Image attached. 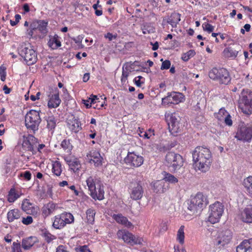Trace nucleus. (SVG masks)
I'll list each match as a JSON object with an SVG mask.
<instances>
[{"label":"nucleus","mask_w":252,"mask_h":252,"mask_svg":"<svg viewBox=\"0 0 252 252\" xmlns=\"http://www.w3.org/2000/svg\"><path fill=\"white\" fill-rule=\"evenodd\" d=\"M194 169L205 173L209 171L213 161L210 150L206 147L199 146L192 153Z\"/></svg>","instance_id":"obj_1"},{"label":"nucleus","mask_w":252,"mask_h":252,"mask_svg":"<svg viewBox=\"0 0 252 252\" xmlns=\"http://www.w3.org/2000/svg\"><path fill=\"white\" fill-rule=\"evenodd\" d=\"M187 202L188 210L191 214L196 216L200 214L209 204L207 196L201 192L191 195Z\"/></svg>","instance_id":"obj_2"},{"label":"nucleus","mask_w":252,"mask_h":252,"mask_svg":"<svg viewBox=\"0 0 252 252\" xmlns=\"http://www.w3.org/2000/svg\"><path fill=\"white\" fill-rule=\"evenodd\" d=\"M209 77L220 85H227L231 77L229 70L223 67H214L208 72Z\"/></svg>","instance_id":"obj_3"},{"label":"nucleus","mask_w":252,"mask_h":252,"mask_svg":"<svg viewBox=\"0 0 252 252\" xmlns=\"http://www.w3.org/2000/svg\"><path fill=\"white\" fill-rule=\"evenodd\" d=\"M86 183L93 199L98 200L104 199V186L99 180L90 177L87 179Z\"/></svg>","instance_id":"obj_4"},{"label":"nucleus","mask_w":252,"mask_h":252,"mask_svg":"<svg viewBox=\"0 0 252 252\" xmlns=\"http://www.w3.org/2000/svg\"><path fill=\"white\" fill-rule=\"evenodd\" d=\"M19 55L22 57L28 65L35 63L37 60V53L30 43H22L18 47Z\"/></svg>","instance_id":"obj_5"},{"label":"nucleus","mask_w":252,"mask_h":252,"mask_svg":"<svg viewBox=\"0 0 252 252\" xmlns=\"http://www.w3.org/2000/svg\"><path fill=\"white\" fill-rule=\"evenodd\" d=\"M239 109L244 114H252V92L249 90H243L239 100Z\"/></svg>","instance_id":"obj_6"},{"label":"nucleus","mask_w":252,"mask_h":252,"mask_svg":"<svg viewBox=\"0 0 252 252\" xmlns=\"http://www.w3.org/2000/svg\"><path fill=\"white\" fill-rule=\"evenodd\" d=\"M41 120L38 111L31 110L25 116V125L29 129L32 130L34 132L38 129V126Z\"/></svg>","instance_id":"obj_7"},{"label":"nucleus","mask_w":252,"mask_h":252,"mask_svg":"<svg viewBox=\"0 0 252 252\" xmlns=\"http://www.w3.org/2000/svg\"><path fill=\"white\" fill-rule=\"evenodd\" d=\"M224 212L223 205L216 201L209 206L208 220L212 224L218 222Z\"/></svg>","instance_id":"obj_8"},{"label":"nucleus","mask_w":252,"mask_h":252,"mask_svg":"<svg viewBox=\"0 0 252 252\" xmlns=\"http://www.w3.org/2000/svg\"><path fill=\"white\" fill-rule=\"evenodd\" d=\"M168 125V128L170 133L173 135H176L181 132L183 127L182 123L180 122L179 117L175 113L168 114L165 115Z\"/></svg>","instance_id":"obj_9"},{"label":"nucleus","mask_w":252,"mask_h":252,"mask_svg":"<svg viewBox=\"0 0 252 252\" xmlns=\"http://www.w3.org/2000/svg\"><path fill=\"white\" fill-rule=\"evenodd\" d=\"M165 161L167 166L174 171L178 170L183 165V157L174 152H168L165 156Z\"/></svg>","instance_id":"obj_10"},{"label":"nucleus","mask_w":252,"mask_h":252,"mask_svg":"<svg viewBox=\"0 0 252 252\" xmlns=\"http://www.w3.org/2000/svg\"><path fill=\"white\" fill-rule=\"evenodd\" d=\"M119 239H122L123 241L130 245H142L143 239L142 237L135 236L132 233L126 230H119L117 233Z\"/></svg>","instance_id":"obj_11"},{"label":"nucleus","mask_w":252,"mask_h":252,"mask_svg":"<svg viewBox=\"0 0 252 252\" xmlns=\"http://www.w3.org/2000/svg\"><path fill=\"white\" fill-rule=\"evenodd\" d=\"M130 198L133 200H140L143 196L144 189L140 182H130L128 186Z\"/></svg>","instance_id":"obj_12"},{"label":"nucleus","mask_w":252,"mask_h":252,"mask_svg":"<svg viewBox=\"0 0 252 252\" xmlns=\"http://www.w3.org/2000/svg\"><path fill=\"white\" fill-rule=\"evenodd\" d=\"M124 161L131 167H138L143 164L144 158L142 156L137 155L134 152H128L126 157L124 159Z\"/></svg>","instance_id":"obj_13"},{"label":"nucleus","mask_w":252,"mask_h":252,"mask_svg":"<svg viewBox=\"0 0 252 252\" xmlns=\"http://www.w3.org/2000/svg\"><path fill=\"white\" fill-rule=\"evenodd\" d=\"M37 140L32 134H28L27 136H23L22 142L23 148L28 151H31L32 154L36 153Z\"/></svg>","instance_id":"obj_14"},{"label":"nucleus","mask_w":252,"mask_h":252,"mask_svg":"<svg viewBox=\"0 0 252 252\" xmlns=\"http://www.w3.org/2000/svg\"><path fill=\"white\" fill-rule=\"evenodd\" d=\"M232 236V232L230 230H222L219 233L216 239V245L220 247L228 245L231 241Z\"/></svg>","instance_id":"obj_15"},{"label":"nucleus","mask_w":252,"mask_h":252,"mask_svg":"<svg viewBox=\"0 0 252 252\" xmlns=\"http://www.w3.org/2000/svg\"><path fill=\"white\" fill-rule=\"evenodd\" d=\"M235 137L238 140L250 141L252 138V128L243 125L239 127Z\"/></svg>","instance_id":"obj_16"},{"label":"nucleus","mask_w":252,"mask_h":252,"mask_svg":"<svg viewBox=\"0 0 252 252\" xmlns=\"http://www.w3.org/2000/svg\"><path fill=\"white\" fill-rule=\"evenodd\" d=\"M87 157L90 163H94L95 166H98L102 164V157L98 151L93 149L87 155Z\"/></svg>","instance_id":"obj_17"},{"label":"nucleus","mask_w":252,"mask_h":252,"mask_svg":"<svg viewBox=\"0 0 252 252\" xmlns=\"http://www.w3.org/2000/svg\"><path fill=\"white\" fill-rule=\"evenodd\" d=\"M240 219L243 222L252 223V204L248 205L241 212Z\"/></svg>","instance_id":"obj_18"},{"label":"nucleus","mask_w":252,"mask_h":252,"mask_svg":"<svg viewBox=\"0 0 252 252\" xmlns=\"http://www.w3.org/2000/svg\"><path fill=\"white\" fill-rule=\"evenodd\" d=\"M48 22L45 20H35L32 23V29L38 30L43 34H46L48 32Z\"/></svg>","instance_id":"obj_19"},{"label":"nucleus","mask_w":252,"mask_h":252,"mask_svg":"<svg viewBox=\"0 0 252 252\" xmlns=\"http://www.w3.org/2000/svg\"><path fill=\"white\" fill-rule=\"evenodd\" d=\"M22 209L28 214L36 216L39 214V209L33 207L32 204L27 199L23 200L22 204Z\"/></svg>","instance_id":"obj_20"},{"label":"nucleus","mask_w":252,"mask_h":252,"mask_svg":"<svg viewBox=\"0 0 252 252\" xmlns=\"http://www.w3.org/2000/svg\"><path fill=\"white\" fill-rule=\"evenodd\" d=\"M181 15L177 12H172L170 15H168L163 19L166 20L167 23L170 25L173 28H176L177 25L181 21Z\"/></svg>","instance_id":"obj_21"},{"label":"nucleus","mask_w":252,"mask_h":252,"mask_svg":"<svg viewBox=\"0 0 252 252\" xmlns=\"http://www.w3.org/2000/svg\"><path fill=\"white\" fill-rule=\"evenodd\" d=\"M67 125L69 128L72 131L77 133L79 131V121L77 119H75L73 115H70L68 117L66 121Z\"/></svg>","instance_id":"obj_22"},{"label":"nucleus","mask_w":252,"mask_h":252,"mask_svg":"<svg viewBox=\"0 0 252 252\" xmlns=\"http://www.w3.org/2000/svg\"><path fill=\"white\" fill-rule=\"evenodd\" d=\"M112 218L118 223L124 225L128 227H130L132 225V223L129 221L128 219L121 214H114L112 216Z\"/></svg>","instance_id":"obj_23"},{"label":"nucleus","mask_w":252,"mask_h":252,"mask_svg":"<svg viewBox=\"0 0 252 252\" xmlns=\"http://www.w3.org/2000/svg\"><path fill=\"white\" fill-rule=\"evenodd\" d=\"M64 160L69 165L70 169L73 170L74 172L79 170V161L77 158L66 157L64 158Z\"/></svg>","instance_id":"obj_24"},{"label":"nucleus","mask_w":252,"mask_h":252,"mask_svg":"<svg viewBox=\"0 0 252 252\" xmlns=\"http://www.w3.org/2000/svg\"><path fill=\"white\" fill-rule=\"evenodd\" d=\"M61 101L58 93L52 94L48 101V106L49 108H56L59 106Z\"/></svg>","instance_id":"obj_25"},{"label":"nucleus","mask_w":252,"mask_h":252,"mask_svg":"<svg viewBox=\"0 0 252 252\" xmlns=\"http://www.w3.org/2000/svg\"><path fill=\"white\" fill-rule=\"evenodd\" d=\"M171 96H172L173 104H178L184 102L186 99L185 96L183 94L177 92H171Z\"/></svg>","instance_id":"obj_26"},{"label":"nucleus","mask_w":252,"mask_h":252,"mask_svg":"<svg viewBox=\"0 0 252 252\" xmlns=\"http://www.w3.org/2000/svg\"><path fill=\"white\" fill-rule=\"evenodd\" d=\"M36 238L34 237H29L23 239L22 241V247L26 250L30 249L35 243Z\"/></svg>","instance_id":"obj_27"},{"label":"nucleus","mask_w":252,"mask_h":252,"mask_svg":"<svg viewBox=\"0 0 252 252\" xmlns=\"http://www.w3.org/2000/svg\"><path fill=\"white\" fill-rule=\"evenodd\" d=\"M59 38L60 37L57 34H55L54 36L51 37L48 41V46L52 49H56L61 46V42Z\"/></svg>","instance_id":"obj_28"},{"label":"nucleus","mask_w":252,"mask_h":252,"mask_svg":"<svg viewBox=\"0 0 252 252\" xmlns=\"http://www.w3.org/2000/svg\"><path fill=\"white\" fill-rule=\"evenodd\" d=\"M242 185L247 192L252 195V176H250L245 178Z\"/></svg>","instance_id":"obj_29"},{"label":"nucleus","mask_w":252,"mask_h":252,"mask_svg":"<svg viewBox=\"0 0 252 252\" xmlns=\"http://www.w3.org/2000/svg\"><path fill=\"white\" fill-rule=\"evenodd\" d=\"M251 240H245L236 248V252H246L251 248Z\"/></svg>","instance_id":"obj_30"},{"label":"nucleus","mask_w":252,"mask_h":252,"mask_svg":"<svg viewBox=\"0 0 252 252\" xmlns=\"http://www.w3.org/2000/svg\"><path fill=\"white\" fill-rule=\"evenodd\" d=\"M20 216V212L18 209L11 210L7 213V219L9 222H12L15 220L19 219Z\"/></svg>","instance_id":"obj_31"},{"label":"nucleus","mask_w":252,"mask_h":252,"mask_svg":"<svg viewBox=\"0 0 252 252\" xmlns=\"http://www.w3.org/2000/svg\"><path fill=\"white\" fill-rule=\"evenodd\" d=\"M223 53L225 57L234 59L237 56L238 51L233 50L231 47H228L224 49Z\"/></svg>","instance_id":"obj_32"},{"label":"nucleus","mask_w":252,"mask_h":252,"mask_svg":"<svg viewBox=\"0 0 252 252\" xmlns=\"http://www.w3.org/2000/svg\"><path fill=\"white\" fill-rule=\"evenodd\" d=\"M185 226L181 225L177 231L176 240L181 245L185 243Z\"/></svg>","instance_id":"obj_33"},{"label":"nucleus","mask_w":252,"mask_h":252,"mask_svg":"<svg viewBox=\"0 0 252 252\" xmlns=\"http://www.w3.org/2000/svg\"><path fill=\"white\" fill-rule=\"evenodd\" d=\"M65 225V223L62 218L61 215H58L55 217L54 221L53 223V226L56 229H61Z\"/></svg>","instance_id":"obj_34"},{"label":"nucleus","mask_w":252,"mask_h":252,"mask_svg":"<svg viewBox=\"0 0 252 252\" xmlns=\"http://www.w3.org/2000/svg\"><path fill=\"white\" fill-rule=\"evenodd\" d=\"M56 205L53 203H49L44 206L42 209V213L45 217L50 215L55 209Z\"/></svg>","instance_id":"obj_35"},{"label":"nucleus","mask_w":252,"mask_h":252,"mask_svg":"<svg viewBox=\"0 0 252 252\" xmlns=\"http://www.w3.org/2000/svg\"><path fill=\"white\" fill-rule=\"evenodd\" d=\"M95 211L94 209L90 208L86 212V218L88 223L93 224L94 221Z\"/></svg>","instance_id":"obj_36"},{"label":"nucleus","mask_w":252,"mask_h":252,"mask_svg":"<svg viewBox=\"0 0 252 252\" xmlns=\"http://www.w3.org/2000/svg\"><path fill=\"white\" fill-rule=\"evenodd\" d=\"M61 215L65 225L74 221V217L70 213L64 212L61 214Z\"/></svg>","instance_id":"obj_37"},{"label":"nucleus","mask_w":252,"mask_h":252,"mask_svg":"<svg viewBox=\"0 0 252 252\" xmlns=\"http://www.w3.org/2000/svg\"><path fill=\"white\" fill-rule=\"evenodd\" d=\"M46 120L47 123V127L50 130L54 129L56 126V120L55 117L53 116H49Z\"/></svg>","instance_id":"obj_38"},{"label":"nucleus","mask_w":252,"mask_h":252,"mask_svg":"<svg viewBox=\"0 0 252 252\" xmlns=\"http://www.w3.org/2000/svg\"><path fill=\"white\" fill-rule=\"evenodd\" d=\"M19 197V195L16 192L15 189L12 188L9 191L7 200L9 202L12 203Z\"/></svg>","instance_id":"obj_39"},{"label":"nucleus","mask_w":252,"mask_h":252,"mask_svg":"<svg viewBox=\"0 0 252 252\" xmlns=\"http://www.w3.org/2000/svg\"><path fill=\"white\" fill-rule=\"evenodd\" d=\"M79 240L77 237H72L69 241L68 244L72 248L75 250L76 252H79L78 246Z\"/></svg>","instance_id":"obj_40"},{"label":"nucleus","mask_w":252,"mask_h":252,"mask_svg":"<svg viewBox=\"0 0 252 252\" xmlns=\"http://www.w3.org/2000/svg\"><path fill=\"white\" fill-rule=\"evenodd\" d=\"M228 115V113L224 108H221L218 113L215 115L216 118L219 121H222L225 116Z\"/></svg>","instance_id":"obj_41"},{"label":"nucleus","mask_w":252,"mask_h":252,"mask_svg":"<svg viewBox=\"0 0 252 252\" xmlns=\"http://www.w3.org/2000/svg\"><path fill=\"white\" fill-rule=\"evenodd\" d=\"M52 171L57 176L61 175L62 172L61 164L58 161H56L53 164Z\"/></svg>","instance_id":"obj_42"},{"label":"nucleus","mask_w":252,"mask_h":252,"mask_svg":"<svg viewBox=\"0 0 252 252\" xmlns=\"http://www.w3.org/2000/svg\"><path fill=\"white\" fill-rule=\"evenodd\" d=\"M171 92H168L167 96L162 98L161 99V103L163 105L173 104V101L172 99Z\"/></svg>","instance_id":"obj_43"},{"label":"nucleus","mask_w":252,"mask_h":252,"mask_svg":"<svg viewBox=\"0 0 252 252\" xmlns=\"http://www.w3.org/2000/svg\"><path fill=\"white\" fill-rule=\"evenodd\" d=\"M195 55V52L194 50H190L182 56V59L185 61H188L190 58L194 57Z\"/></svg>","instance_id":"obj_44"},{"label":"nucleus","mask_w":252,"mask_h":252,"mask_svg":"<svg viewBox=\"0 0 252 252\" xmlns=\"http://www.w3.org/2000/svg\"><path fill=\"white\" fill-rule=\"evenodd\" d=\"M164 180L165 182H168L170 183L175 184L178 182V180L174 175L166 173L164 177Z\"/></svg>","instance_id":"obj_45"},{"label":"nucleus","mask_w":252,"mask_h":252,"mask_svg":"<svg viewBox=\"0 0 252 252\" xmlns=\"http://www.w3.org/2000/svg\"><path fill=\"white\" fill-rule=\"evenodd\" d=\"M202 28L204 31L210 33L213 32L214 27L208 23L205 22L202 24Z\"/></svg>","instance_id":"obj_46"},{"label":"nucleus","mask_w":252,"mask_h":252,"mask_svg":"<svg viewBox=\"0 0 252 252\" xmlns=\"http://www.w3.org/2000/svg\"><path fill=\"white\" fill-rule=\"evenodd\" d=\"M61 146L63 150H67V152L70 151L71 150V146L70 145L69 140H63L62 142Z\"/></svg>","instance_id":"obj_47"},{"label":"nucleus","mask_w":252,"mask_h":252,"mask_svg":"<svg viewBox=\"0 0 252 252\" xmlns=\"http://www.w3.org/2000/svg\"><path fill=\"white\" fill-rule=\"evenodd\" d=\"M128 75H129V72H128V70H124V67H123L122 74L121 78V82L123 84H124L126 83V82L127 79V77H128Z\"/></svg>","instance_id":"obj_48"},{"label":"nucleus","mask_w":252,"mask_h":252,"mask_svg":"<svg viewBox=\"0 0 252 252\" xmlns=\"http://www.w3.org/2000/svg\"><path fill=\"white\" fill-rule=\"evenodd\" d=\"M159 231L160 232H165L168 229V222L162 221L159 226Z\"/></svg>","instance_id":"obj_49"},{"label":"nucleus","mask_w":252,"mask_h":252,"mask_svg":"<svg viewBox=\"0 0 252 252\" xmlns=\"http://www.w3.org/2000/svg\"><path fill=\"white\" fill-rule=\"evenodd\" d=\"M12 249L13 252H22L21 245L19 243L13 242Z\"/></svg>","instance_id":"obj_50"},{"label":"nucleus","mask_w":252,"mask_h":252,"mask_svg":"<svg viewBox=\"0 0 252 252\" xmlns=\"http://www.w3.org/2000/svg\"><path fill=\"white\" fill-rule=\"evenodd\" d=\"M171 65V62L169 60H165L163 61L160 67L161 70L168 69L170 68Z\"/></svg>","instance_id":"obj_51"},{"label":"nucleus","mask_w":252,"mask_h":252,"mask_svg":"<svg viewBox=\"0 0 252 252\" xmlns=\"http://www.w3.org/2000/svg\"><path fill=\"white\" fill-rule=\"evenodd\" d=\"M142 79H144V78L141 76H137L134 79L133 81L135 84L138 87H141L142 85L144 83V81H141Z\"/></svg>","instance_id":"obj_52"},{"label":"nucleus","mask_w":252,"mask_h":252,"mask_svg":"<svg viewBox=\"0 0 252 252\" xmlns=\"http://www.w3.org/2000/svg\"><path fill=\"white\" fill-rule=\"evenodd\" d=\"M33 221L32 218L31 216H28L26 218H23L22 222L25 225H29Z\"/></svg>","instance_id":"obj_53"},{"label":"nucleus","mask_w":252,"mask_h":252,"mask_svg":"<svg viewBox=\"0 0 252 252\" xmlns=\"http://www.w3.org/2000/svg\"><path fill=\"white\" fill-rule=\"evenodd\" d=\"M6 68L4 67L1 66L0 68V80L2 81H4L6 79V73L5 71Z\"/></svg>","instance_id":"obj_54"},{"label":"nucleus","mask_w":252,"mask_h":252,"mask_svg":"<svg viewBox=\"0 0 252 252\" xmlns=\"http://www.w3.org/2000/svg\"><path fill=\"white\" fill-rule=\"evenodd\" d=\"M44 236L45 237L46 240L48 243H49L52 240L56 239V237L54 235H52L49 232H45L44 233Z\"/></svg>","instance_id":"obj_55"},{"label":"nucleus","mask_w":252,"mask_h":252,"mask_svg":"<svg viewBox=\"0 0 252 252\" xmlns=\"http://www.w3.org/2000/svg\"><path fill=\"white\" fill-rule=\"evenodd\" d=\"M91 100V104H94L97 102H99V98L97 95L92 94L89 98Z\"/></svg>","instance_id":"obj_56"},{"label":"nucleus","mask_w":252,"mask_h":252,"mask_svg":"<svg viewBox=\"0 0 252 252\" xmlns=\"http://www.w3.org/2000/svg\"><path fill=\"white\" fill-rule=\"evenodd\" d=\"M36 31V29H32V23L30 25V28L27 30V34L29 36V37L31 38L32 37L34 32Z\"/></svg>","instance_id":"obj_57"},{"label":"nucleus","mask_w":252,"mask_h":252,"mask_svg":"<svg viewBox=\"0 0 252 252\" xmlns=\"http://www.w3.org/2000/svg\"><path fill=\"white\" fill-rule=\"evenodd\" d=\"M174 252H187L185 248L179 246V245H174Z\"/></svg>","instance_id":"obj_58"},{"label":"nucleus","mask_w":252,"mask_h":252,"mask_svg":"<svg viewBox=\"0 0 252 252\" xmlns=\"http://www.w3.org/2000/svg\"><path fill=\"white\" fill-rule=\"evenodd\" d=\"M223 120L226 125L228 126H231L232 125V121L231 119V116L229 114L228 115L225 116Z\"/></svg>","instance_id":"obj_59"},{"label":"nucleus","mask_w":252,"mask_h":252,"mask_svg":"<svg viewBox=\"0 0 252 252\" xmlns=\"http://www.w3.org/2000/svg\"><path fill=\"white\" fill-rule=\"evenodd\" d=\"M105 38L109 39V41L112 40L113 39H116L117 37V34L113 35L112 33L110 32H108L104 35Z\"/></svg>","instance_id":"obj_60"},{"label":"nucleus","mask_w":252,"mask_h":252,"mask_svg":"<svg viewBox=\"0 0 252 252\" xmlns=\"http://www.w3.org/2000/svg\"><path fill=\"white\" fill-rule=\"evenodd\" d=\"M31 173L29 171H25L23 174L24 178L28 181L30 180L31 179Z\"/></svg>","instance_id":"obj_61"},{"label":"nucleus","mask_w":252,"mask_h":252,"mask_svg":"<svg viewBox=\"0 0 252 252\" xmlns=\"http://www.w3.org/2000/svg\"><path fill=\"white\" fill-rule=\"evenodd\" d=\"M82 102L87 108L91 107L92 104H91V100L89 98L88 100L82 99Z\"/></svg>","instance_id":"obj_62"},{"label":"nucleus","mask_w":252,"mask_h":252,"mask_svg":"<svg viewBox=\"0 0 252 252\" xmlns=\"http://www.w3.org/2000/svg\"><path fill=\"white\" fill-rule=\"evenodd\" d=\"M56 252H67L63 245H60L56 249Z\"/></svg>","instance_id":"obj_63"},{"label":"nucleus","mask_w":252,"mask_h":252,"mask_svg":"<svg viewBox=\"0 0 252 252\" xmlns=\"http://www.w3.org/2000/svg\"><path fill=\"white\" fill-rule=\"evenodd\" d=\"M23 9L24 10V13L29 12L30 11V7L28 3L24 4L23 6Z\"/></svg>","instance_id":"obj_64"}]
</instances>
